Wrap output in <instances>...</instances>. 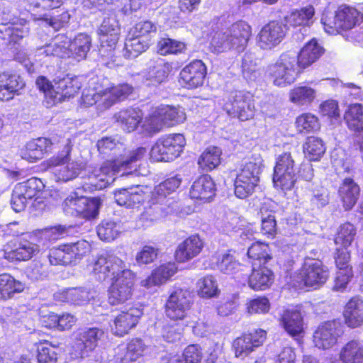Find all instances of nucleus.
Returning a JSON list of instances; mask_svg holds the SVG:
<instances>
[{
    "instance_id": "obj_1",
    "label": "nucleus",
    "mask_w": 363,
    "mask_h": 363,
    "mask_svg": "<svg viewBox=\"0 0 363 363\" xmlns=\"http://www.w3.org/2000/svg\"><path fill=\"white\" fill-rule=\"evenodd\" d=\"M100 154L111 157L99 167L89 172V184L94 189H103L112 184L116 174L128 175L136 170L138 162L145 156L146 149L138 147L128 153L123 154L125 146L115 138L105 137L97 143Z\"/></svg>"
},
{
    "instance_id": "obj_2",
    "label": "nucleus",
    "mask_w": 363,
    "mask_h": 363,
    "mask_svg": "<svg viewBox=\"0 0 363 363\" xmlns=\"http://www.w3.org/2000/svg\"><path fill=\"white\" fill-rule=\"evenodd\" d=\"M88 269L99 281L111 280L108 290V301L111 305L122 304L132 296L135 274L113 251L99 255L88 265Z\"/></svg>"
},
{
    "instance_id": "obj_3",
    "label": "nucleus",
    "mask_w": 363,
    "mask_h": 363,
    "mask_svg": "<svg viewBox=\"0 0 363 363\" xmlns=\"http://www.w3.org/2000/svg\"><path fill=\"white\" fill-rule=\"evenodd\" d=\"M324 51L315 39L308 42L298 55L295 51L282 53L275 64L269 67V72L274 85L284 87L297 78L299 67L306 68L316 62Z\"/></svg>"
},
{
    "instance_id": "obj_4",
    "label": "nucleus",
    "mask_w": 363,
    "mask_h": 363,
    "mask_svg": "<svg viewBox=\"0 0 363 363\" xmlns=\"http://www.w3.org/2000/svg\"><path fill=\"white\" fill-rule=\"evenodd\" d=\"M98 78H91L89 82V89L84 91L82 96V103L87 106L96 105L99 111H104L118 102L122 101L132 94L133 87L127 84H111L104 87L95 84Z\"/></svg>"
},
{
    "instance_id": "obj_5",
    "label": "nucleus",
    "mask_w": 363,
    "mask_h": 363,
    "mask_svg": "<svg viewBox=\"0 0 363 363\" xmlns=\"http://www.w3.org/2000/svg\"><path fill=\"white\" fill-rule=\"evenodd\" d=\"M251 35L250 26L240 21L225 30L216 32L211 38V45L216 53L228 50L241 52L246 48Z\"/></svg>"
},
{
    "instance_id": "obj_6",
    "label": "nucleus",
    "mask_w": 363,
    "mask_h": 363,
    "mask_svg": "<svg viewBox=\"0 0 363 363\" xmlns=\"http://www.w3.org/2000/svg\"><path fill=\"white\" fill-rule=\"evenodd\" d=\"M363 21V14L354 7L342 5L335 12L325 11L321 23L325 31L330 35H336L359 26Z\"/></svg>"
},
{
    "instance_id": "obj_7",
    "label": "nucleus",
    "mask_w": 363,
    "mask_h": 363,
    "mask_svg": "<svg viewBox=\"0 0 363 363\" xmlns=\"http://www.w3.org/2000/svg\"><path fill=\"white\" fill-rule=\"evenodd\" d=\"M62 143L64 149L58 155L48 161V169L56 182H67L79 175L84 164L79 161L70 160L72 146L69 139H63Z\"/></svg>"
},
{
    "instance_id": "obj_8",
    "label": "nucleus",
    "mask_w": 363,
    "mask_h": 363,
    "mask_svg": "<svg viewBox=\"0 0 363 363\" xmlns=\"http://www.w3.org/2000/svg\"><path fill=\"white\" fill-rule=\"evenodd\" d=\"M228 115L245 121L252 118L255 113L253 95L248 91H235L218 101Z\"/></svg>"
},
{
    "instance_id": "obj_9",
    "label": "nucleus",
    "mask_w": 363,
    "mask_h": 363,
    "mask_svg": "<svg viewBox=\"0 0 363 363\" xmlns=\"http://www.w3.org/2000/svg\"><path fill=\"white\" fill-rule=\"evenodd\" d=\"M262 166L260 158L250 160L242 165L234 182L235 194L238 198L245 199L252 194L259 182Z\"/></svg>"
},
{
    "instance_id": "obj_10",
    "label": "nucleus",
    "mask_w": 363,
    "mask_h": 363,
    "mask_svg": "<svg viewBox=\"0 0 363 363\" xmlns=\"http://www.w3.org/2000/svg\"><path fill=\"white\" fill-rule=\"evenodd\" d=\"M100 206L101 200L99 198L79 196L76 191L67 196L62 203V209L66 215L86 220L95 218Z\"/></svg>"
},
{
    "instance_id": "obj_11",
    "label": "nucleus",
    "mask_w": 363,
    "mask_h": 363,
    "mask_svg": "<svg viewBox=\"0 0 363 363\" xmlns=\"http://www.w3.org/2000/svg\"><path fill=\"white\" fill-rule=\"evenodd\" d=\"M90 250V244L84 240H80L76 242L52 248L49 252L48 258L52 265L75 264L89 252Z\"/></svg>"
},
{
    "instance_id": "obj_12",
    "label": "nucleus",
    "mask_w": 363,
    "mask_h": 363,
    "mask_svg": "<svg viewBox=\"0 0 363 363\" xmlns=\"http://www.w3.org/2000/svg\"><path fill=\"white\" fill-rule=\"evenodd\" d=\"M297 168L291 152H283L276 159L274 168L273 183L277 189L291 190L297 179Z\"/></svg>"
},
{
    "instance_id": "obj_13",
    "label": "nucleus",
    "mask_w": 363,
    "mask_h": 363,
    "mask_svg": "<svg viewBox=\"0 0 363 363\" xmlns=\"http://www.w3.org/2000/svg\"><path fill=\"white\" fill-rule=\"evenodd\" d=\"M43 188L40 179L32 177L27 181L16 184L13 190L11 204L16 212L24 210L28 201L38 198Z\"/></svg>"
},
{
    "instance_id": "obj_14",
    "label": "nucleus",
    "mask_w": 363,
    "mask_h": 363,
    "mask_svg": "<svg viewBox=\"0 0 363 363\" xmlns=\"http://www.w3.org/2000/svg\"><path fill=\"white\" fill-rule=\"evenodd\" d=\"M342 334V325L340 320L328 321L320 324L314 331L313 343L319 350H329L337 344Z\"/></svg>"
},
{
    "instance_id": "obj_15",
    "label": "nucleus",
    "mask_w": 363,
    "mask_h": 363,
    "mask_svg": "<svg viewBox=\"0 0 363 363\" xmlns=\"http://www.w3.org/2000/svg\"><path fill=\"white\" fill-rule=\"evenodd\" d=\"M192 303L190 291L177 289L171 293L166 302V315L172 320H183L188 315Z\"/></svg>"
},
{
    "instance_id": "obj_16",
    "label": "nucleus",
    "mask_w": 363,
    "mask_h": 363,
    "mask_svg": "<svg viewBox=\"0 0 363 363\" xmlns=\"http://www.w3.org/2000/svg\"><path fill=\"white\" fill-rule=\"evenodd\" d=\"M286 31V24L278 21H270L258 33L257 45L262 50H270L281 43Z\"/></svg>"
},
{
    "instance_id": "obj_17",
    "label": "nucleus",
    "mask_w": 363,
    "mask_h": 363,
    "mask_svg": "<svg viewBox=\"0 0 363 363\" xmlns=\"http://www.w3.org/2000/svg\"><path fill=\"white\" fill-rule=\"evenodd\" d=\"M300 276L306 286L316 289L325 283L329 273L327 267L320 260L308 259L305 261Z\"/></svg>"
},
{
    "instance_id": "obj_18",
    "label": "nucleus",
    "mask_w": 363,
    "mask_h": 363,
    "mask_svg": "<svg viewBox=\"0 0 363 363\" xmlns=\"http://www.w3.org/2000/svg\"><path fill=\"white\" fill-rule=\"evenodd\" d=\"M81 87L82 83L77 77L67 76L55 79L52 89L48 92V95L51 96V101H48V104L52 106L72 97Z\"/></svg>"
},
{
    "instance_id": "obj_19",
    "label": "nucleus",
    "mask_w": 363,
    "mask_h": 363,
    "mask_svg": "<svg viewBox=\"0 0 363 363\" xmlns=\"http://www.w3.org/2000/svg\"><path fill=\"white\" fill-rule=\"evenodd\" d=\"M182 178L177 175L167 179L165 181L156 186L154 191L152 192L151 199L152 203L166 205L170 208L167 211V213H173L177 203L173 199L172 196H169L175 193L176 190L180 186Z\"/></svg>"
},
{
    "instance_id": "obj_20",
    "label": "nucleus",
    "mask_w": 363,
    "mask_h": 363,
    "mask_svg": "<svg viewBox=\"0 0 363 363\" xmlns=\"http://www.w3.org/2000/svg\"><path fill=\"white\" fill-rule=\"evenodd\" d=\"M266 338V332L262 329L255 330L236 338L233 347L237 357L244 358L262 345Z\"/></svg>"
},
{
    "instance_id": "obj_21",
    "label": "nucleus",
    "mask_w": 363,
    "mask_h": 363,
    "mask_svg": "<svg viewBox=\"0 0 363 363\" xmlns=\"http://www.w3.org/2000/svg\"><path fill=\"white\" fill-rule=\"evenodd\" d=\"M142 315L143 311L140 306H132L122 311L115 316L111 324L112 333L117 336H123L136 325Z\"/></svg>"
},
{
    "instance_id": "obj_22",
    "label": "nucleus",
    "mask_w": 363,
    "mask_h": 363,
    "mask_svg": "<svg viewBox=\"0 0 363 363\" xmlns=\"http://www.w3.org/2000/svg\"><path fill=\"white\" fill-rule=\"evenodd\" d=\"M96 292L88 286H79L60 290L54 294L57 301L75 306H84L94 299Z\"/></svg>"
},
{
    "instance_id": "obj_23",
    "label": "nucleus",
    "mask_w": 363,
    "mask_h": 363,
    "mask_svg": "<svg viewBox=\"0 0 363 363\" xmlns=\"http://www.w3.org/2000/svg\"><path fill=\"white\" fill-rule=\"evenodd\" d=\"M147 347L141 339L131 340L126 345H119L110 363H133L143 357Z\"/></svg>"
},
{
    "instance_id": "obj_24",
    "label": "nucleus",
    "mask_w": 363,
    "mask_h": 363,
    "mask_svg": "<svg viewBox=\"0 0 363 363\" xmlns=\"http://www.w3.org/2000/svg\"><path fill=\"white\" fill-rule=\"evenodd\" d=\"M172 64L160 57L152 59L143 77L147 86H157L167 82Z\"/></svg>"
},
{
    "instance_id": "obj_25",
    "label": "nucleus",
    "mask_w": 363,
    "mask_h": 363,
    "mask_svg": "<svg viewBox=\"0 0 363 363\" xmlns=\"http://www.w3.org/2000/svg\"><path fill=\"white\" fill-rule=\"evenodd\" d=\"M207 73L205 64L201 60H194L185 66L180 72V80L188 89L201 86Z\"/></svg>"
},
{
    "instance_id": "obj_26",
    "label": "nucleus",
    "mask_w": 363,
    "mask_h": 363,
    "mask_svg": "<svg viewBox=\"0 0 363 363\" xmlns=\"http://www.w3.org/2000/svg\"><path fill=\"white\" fill-rule=\"evenodd\" d=\"M98 34L101 49L112 51L115 49L120 34L118 22L115 18H104Z\"/></svg>"
},
{
    "instance_id": "obj_27",
    "label": "nucleus",
    "mask_w": 363,
    "mask_h": 363,
    "mask_svg": "<svg viewBox=\"0 0 363 363\" xmlns=\"http://www.w3.org/2000/svg\"><path fill=\"white\" fill-rule=\"evenodd\" d=\"M26 85L23 78L16 74H0V101H9L19 95Z\"/></svg>"
},
{
    "instance_id": "obj_28",
    "label": "nucleus",
    "mask_w": 363,
    "mask_h": 363,
    "mask_svg": "<svg viewBox=\"0 0 363 363\" xmlns=\"http://www.w3.org/2000/svg\"><path fill=\"white\" fill-rule=\"evenodd\" d=\"M177 270V266L174 262L162 264L154 269L149 277L142 280L140 284L147 289L159 286L168 281Z\"/></svg>"
},
{
    "instance_id": "obj_29",
    "label": "nucleus",
    "mask_w": 363,
    "mask_h": 363,
    "mask_svg": "<svg viewBox=\"0 0 363 363\" xmlns=\"http://www.w3.org/2000/svg\"><path fill=\"white\" fill-rule=\"evenodd\" d=\"M18 20L9 14L3 13L0 16V23L3 28H0L4 39H8L10 42H17L28 34V27L21 23L18 25Z\"/></svg>"
},
{
    "instance_id": "obj_30",
    "label": "nucleus",
    "mask_w": 363,
    "mask_h": 363,
    "mask_svg": "<svg viewBox=\"0 0 363 363\" xmlns=\"http://www.w3.org/2000/svg\"><path fill=\"white\" fill-rule=\"evenodd\" d=\"M203 247V242L198 235L185 239L177 247L174 257L179 262H188L198 256Z\"/></svg>"
},
{
    "instance_id": "obj_31",
    "label": "nucleus",
    "mask_w": 363,
    "mask_h": 363,
    "mask_svg": "<svg viewBox=\"0 0 363 363\" xmlns=\"http://www.w3.org/2000/svg\"><path fill=\"white\" fill-rule=\"evenodd\" d=\"M104 330L98 327L79 329L76 333V340L82 345L81 354L84 355L85 352L94 350L99 345V342L104 340Z\"/></svg>"
},
{
    "instance_id": "obj_32",
    "label": "nucleus",
    "mask_w": 363,
    "mask_h": 363,
    "mask_svg": "<svg viewBox=\"0 0 363 363\" xmlns=\"http://www.w3.org/2000/svg\"><path fill=\"white\" fill-rule=\"evenodd\" d=\"M360 194V187L351 177L345 178L338 189V196L345 211L351 210Z\"/></svg>"
},
{
    "instance_id": "obj_33",
    "label": "nucleus",
    "mask_w": 363,
    "mask_h": 363,
    "mask_svg": "<svg viewBox=\"0 0 363 363\" xmlns=\"http://www.w3.org/2000/svg\"><path fill=\"white\" fill-rule=\"evenodd\" d=\"M252 273L248 277L249 286L255 291L268 289L274 281L273 272L263 265L252 264Z\"/></svg>"
},
{
    "instance_id": "obj_34",
    "label": "nucleus",
    "mask_w": 363,
    "mask_h": 363,
    "mask_svg": "<svg viewBox=\"0 0 363 363\" xmlns=\"http://www.w3.org/2000/svg\"><path fill=\"white\" fill-rule=\"evenodd\" d=\"M216 192V186L212 178L204 174L196 179L192 184L189 194L191 199L208 201Z\"/></svg>"
},
{
    "instance_id": "obj_35",
    "label": "nucleus",
    "mask_w": 363,
    "mask_h": 363,
    "mask_svg": "<svg viewBox=\"0 0 363 363\" xmlns=\"http://www.w3.org/2000/svg\"><path fill=\"white\" fill-rule=\"evenodd\" d=\"M343 315L348 327L360 326L363 323V299L359 296L352 297L345 306Z\"/></svg>"
},
{
    "instance_id": "obj_36",
    "label": "nucleus",
    "mask_w": 363,
    "mask_h": 363,
    "mask_svg": "<svg viewBox=\"0 0 363 363\" xmlns=\"http://www.w3.org/2000/svg\"><path fill=\"white\" fill-rule=\"evenodd\" d=\"M67 56L72 57L77 61L86 58L91 47V38L86 33H79L73 40H68Z\"/></svg>"
},
{
    "instance_id": "obj_37",
    "label": "nucleus",
    "mask_w": 363,
    "mask_h": 363,
    "mask_svg": "<svg viewBox=\"0 0 363 363\" xmlns=\"http://www.w3.org/2000/svg\"><path fill=\"white\" fill-rule=\"evenodd\" d=\"M67 45V38L63 35H57L50 43L38 48L35 56L40 60L43 57L50 56L65 57L68 54Z\"/></svg>"
},
{
    "instance_id": "obj_38",
    "label": "nucleus",
    "mask_w": 363,
    "mask_h": 363,
    "mask_svg": "<svg viewBox=\"0 0 363 363\" xmlns=\"http://www.w3.org/2000/svg\"><path fill=\"white\" fill-rule=\"evenodd\" d=\"M114 118L123 130L130 133L135 130L141 123L143 113L138 108L130 107L116 113Z\"/></svg>"
},
{
    "instance_id": "obj_39",
    "label": "nucleus",
    "mask_w": 363,
    "mask_h": 363,
    "mask_svg": "<svg viewBox=\"0 0 363 363\" xmlns=\"http://www.w3.org/2000/svg\"><path fill=\"white\" fill-rule=\"evenodd\" d=\"M114 198L118 205L130 208L144 201L146 196L140 186H135L118 190Z\"/></svg>"
},
{
    "instance_id": "obj_40",
    "label": "nucleus",
    "mask_w": 363,
    "mask_h": 363,
    "mask_svg": "<svg viewBox=\"0 0 363 363\" xmlns=\"http://www.w3.org/2000/svg\"><path fill=\"white\" fill-rule=\"evenodd\" d=\"M211 267L226 274L237 273L240 267V264L235 257L230 253H218L211 258Z\"/></svg>"
},
{
    "instance_id": "obj_41",
    "label": "nucleus",
    "mask_w": 363,
    "mask_h": 363,
    "mask_svg": "<svg viewBox=\"0 0 363 363\" xmlns=\"http://www.w3.org/2000/svg\"><path fill=\"white\" fill-rule=\"evenodd\" d=\"M281 323L291 336H297L303 333V317L297 310H285L281 315Z\"/></svg>"
},
{
    "instance_id": "obj_42",
    "label": "nucleus",
    "mask_w": 363,
    "mask_h": 363,
    "mask_svg": "<svg viewBox=\"0 0 363 363\" xmlns=\"http://www.w3.org/2000/svg\"><path fill=\"white\" fill-rule=\"evenodd\" d=\"M245 221L235 212H225L223 218L216 223L218 230L223 234L232 235L242 230Z\"/></svg>"
},
{
    "instance_id": "obj_43",
    "label": "nucleus",
    "mask_w": 363,
    "mask_h": 363,
    "mask_svg": "<svg viewBox=\"0 0 363 363\" xmlns=\"http://www.w3.org/2000/svg\"><path fill=\"white\" fill-rule=\"evenodd\" d=\"M316 90L308 85L294 86L289 92V101L298 106H308L315 99Z\"/></svg>"
},
{
    "instance_id": "obj_44",
    "label": "nucleus",
    "mask_w": 363,
    "mask_h": 363,
    "mask_svg": "<svg viewBox=\"0 0 363 363\" xmlns=\"http://www.w3.org/2000/svg\"><path fill=\"white\" fill-rule=\"evenodd\" d=\"M314 14V8L312 6H308L292 11L285 17V20L290 26L303 27L306 31V27H309L313 24Z\"/></svg>"
},
{
    "instance_id": "obj_45",
    "label": "nucleus",
    "mask_w": 363,
    "mask_h": 363,
    "mask_svg": "<svg viewBox=\"0 0 363 363\" xmlns=\"http://www.w3.org/2000/svg\"><path fill=\"white\" fill-rule=\"evenodd\" d=\"M344 363H363V340H352L347 342L340 352Z\"/></svg>"
},
{
    "instance_id": "obj_46",
    "label": "nucleus",
    "mask_w": 363,
    "mask_h": 363,
    "mask_svg": "<svg viewBox=\"0 0 363 363\" xmlns=\"http://www.w3.org/2000/svg\"><path fill=\"white\" fill-rule=\"evenodd\" d=\"M150 45L149 37L131 36L128 33L125 39L123 55L126 58H134L146 51Z\"/></svg>"
},
{
    "instance_id": "obj_47",
    "label": "nucleus",
    "mask_w": 363,
    "mask_h": 363,
    "mask_svg": "<svg viewBox=\"0 0 363 363\" xmlns=\"http://www.w3.org/2000/svg\"><path fill=\"white\" fill-rule=\"evenodd\" d=\"M24 288V284L15 279L11 275L6 273L0 274L1 300L12 298L15 294L23 291Z\"/></svg>"
},
{
    "instance_id": "obj_48",
    "label": "nucleus",
    "mask_w": 363,
    "mask_h": 363,
    "mask_svg": "<svg viewBox=\"0 0 363 363\" xmlns=\"http://www.w3.org/2000/svg\"><path fill=\"white\" fill-rule=\"evenodd\" d=\"M40 251V246L31 242H20L13 250L6 252L5 257L11 261H26L33 257Z\"/></svg>"
},
{
    "instance_id": "obj_49",
    "label": "nucleus",
    "mask_w": 363,
    "mask_h": 363,
    "mask_svg": "<svg viewBox=\"0 0 363 363\" xmlns=\"http://www.w3.org/2000/svg\"><path fill=\"white\" fill-rule=\"evenodd\" d=\"M221 150L216 146L206 148L198 160L199 167L205 172L216 168L220 163Z\"/></svg>"
},
{
    "instance_id": "obj_50",
    "label": "nucleus",
    "mask_w": 363,
    "mask_h": 363,
    "mask_svg": "<svg viewBox=\"0 0 363 363\" xmlns=\"http://www.w3.org/2000/svg\"><path fill=\"white\" fill-rule=\"evenodd\" d=\"M141 123L143 133L149 136L160 132L164 126L159 107L152 110Z\"/></svg>"
},
{
    "instance_id": "obj_51",
    "label": "nucleus",
    "mask_w": 363,
    "mask_h": 363,
    "mask_svg": "<svg viewBox=\"0 0 363 363\" xmlns=\"http://www.w3.org/2000/svg\"><path fill=\"white\" fill-rule=\"evenodd\" d=\"M163 143L167 149L169 161L177 158L183 151L186 145L184 136L180 133L169 134L162 136Z\"/></svg>"
},
{
    "instance_id": "obj_52",
    "label": "nucleus",
    "mask_w": 363,
    "mask_h": 363,
    "mask_svg": "<svg viewBox=\"0 0 363 363\" xmlns=\"http://www.w3.org/2000/svg\"><path fill=\"white\" fill-rule=\"evenodd\" d=\"M344 120L351 131L363 127V106L359 103L350 104L345 112Z\"/></svg>"
},
{
    "instance_id": "obj_53",
    "label": "nucleus",
    "mask_w": 363,
    "mask_h": 363,
    "mask_svg": "<svg viewBox=\"0 0 363 363\" xmlns=\"http://www.w3.org/2000/svg\"><path fill=\"white\" fill-rule=\"evenodd\" d=\"M196 286L199 296L203 298H216L220 294L218 281L212 275H208L199 279Z\"/></svg>"
},
{
    "instance_id": "obj_54",
    "label": "nucleus",
    "mask_w": 363,
    "mask_h": 363,
    "mask_svg": "<svg viewBox=\"0 0 363 363\" xmlns=\"http://www.w3.org/2000/svg\"><path fill=\"white\" fill-rule=\"evenodd\" d=\"M164 125L172 126L183 123L186 120V113L183 108L172 106H159Z\"/></svg>"
},
{
    "instance_id": "obj_55",
    "label": "nucleus",
    "mask_w": 363,
    "mask_h": 363,
    "mask_svg": "<svg viewBox=\"0 0 363 363\" xmlns=\"http://www.w3.org/2000/svg\"><path fill=\"white\" fill-rule=\"evenodd\" d=\"M241 67L242 76L249 83L257 82L261 78L262 71L258 67L252 54H245L242 60Z\"/></svg>"
},
{
    "instance_id": "obj_56",
    "label": "nucleus",
    "mask_w": 363,
    "mask_h": 363,
    "mask_svg": "<svg viewBox=\"0 0 363 363\" xmlns=\"http://www.w3.org/2000/svg\"><path fill=\"white\" fill-rule=\"evenodd\" d=\"M122 232V226L120 222L111 220H103L97 227L99 238L104 241L111 242L114 240Z\"/></svg>"
},
{
    "instance_id": "obj_57",
    "label": "nucleus",
    "mask_w": 363,
    "mask_h": 363,
    "mask_svg": "<svg viewBox=\"0 0 363 363\" xmlns=\"http://www.w3.org/2000/svg\"><path fill=\"white\" fill-rule=\"evenodd\" d=\"M68 228L63 225H56L43 229L38 232L36 236L43 247H48L50 242H54L67 235Z\"/></svg>"
},
{
    "instance_id": "obj_58",
    "label": "nucleus",
    "mask_w": 363,
    "mask_h": 363,
    "mask_svg": "<svg viewBox=\"0 0 363 363\" xmlns=\"http://www.w3.org/2000/svg\"><path fill=\"white\" fill-rule=\"evenodd\" d=\"M157 52L161 55H177L185 51L186 44L169 38H161L157 45Z\"/></svg>"
},
{
    "instance_id": "obj_59",
    "label": "nucleus",
    "mask_w": 363,
    "mask_h": 363,
    "mask_svg": "<svg viewBox=\"0 0 363 363\" xmlns=\"http://www.w3.org/2000/svg\"><path fill=\"white\" fill-rule=\"evenodd\" d=\"M306 157L311 161H318L325 152V147L321 139L309 137L303 145Z\"/></svg>"
},
{
    "instance_id": "obj_60",
    "label": "nucleus",
    "mask_w": 363,
    "mask_h": 363,
    "mask_svg": "<svg viewBox=\"0 0 363 363\" xmlns=\"http://www.w3.org/2000/svg\"><path fill=\"white\" fill-rule=\"evenodd\" d=\"M296 125L298 131L301 133H313L320 128L318 118L311 113H305L298 116Z\"/></svg>"
},
{
    "instance_id": "obj_61",
    "label": "nucleus",
    "mask_w": 363,
    "mask_h": 363,
    "mask_svg": "<svg viewBox=\"0 0 363 363\" xmlns=\"http://www.w3.org/2000/svg\"><path fill=\"white\" fill-rule=\"evenodd\" d=\"M247 256L252 260V264L257 263V266L265 264L270 259L267 245L260 242H256L251 245L248 248Z\"/></svg>"
},
{
    "instance_id": "obj_62",
    "label": "nucleus",
    "mask_w": 363,
    "mask_h": 363,
    "mask_svg": "<svg viewBox=\"0 0 363 363\" xmlns=\"http://www.w3.org/2000/svg\"><path fill=\"white\" fill-rule=\"evenodd\" d=\"M357 233L356 228L350 223H345L340 225L334 242L335 245L342 247H349L353 242Z\"/></svg>"
},
{
    "instance_id": "obj_63",
    "label": "nucleus",
    "mask_w": 363,
    "mask_h": 363,
    "mask_svg": "<svg viewBox=\"0 0 363 363\" xmlns=\"http://www.w3.org/2000/svg\"><path fill=\"white\" fill-rule=\"evenodd\" d=\"M37 359L38 363H55L57 354L55 347L48 342L40 344L38 347Z\"/></svg>"
},
{
    "instance_id": "obj_64",
    "label": "nucleus",
    "mask_w": 363,
    "mask_h": 363,
    "mask_svg": "<svg viewBox=\"0 0 363 363\" xmlns=\"http://www.w3.org/2000/svg\"><path fill=\"white\" fill-rule=\"evenodd\" d=\"M158 252V248L145 245L135 255L136 263L139 266L151 264L157 259Z\"/></svg>"
}]
</instances>
